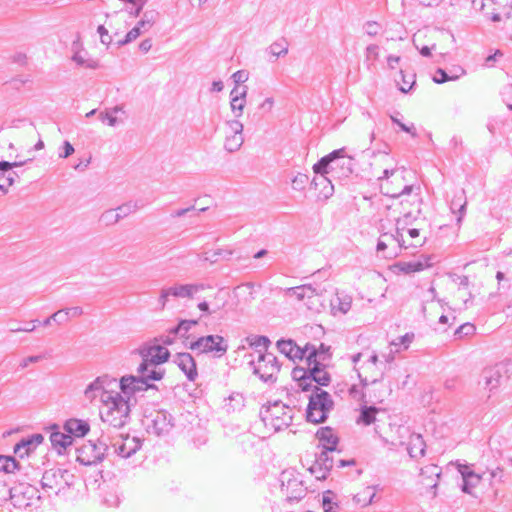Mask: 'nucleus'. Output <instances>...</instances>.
<instances>
[{"label": "nucleus", "instance_id": "e433bc0d", "mask_svg": "<svg viewBox=\"0 0 512 512\" xmlns=\"http://www.w3.org/2000/svg\"><path fill=\"white\" fill-rule=\"evenodd\" d=\"M289 44L285 38H280L279 40L273 42L268 47V52L274 57L285 56L288 53Z\"/></svg>", "mask_w": 512, "mask_h": 512}, {"label": "nucleus", "instance_id": "f704fd0d", "mask_svg": "<svg viewBox=\"0 0 512 512\" xmlns=\"http://www.w3.org/2000/svg\"><path fill=\"white\" fill-rule=\"evenodd\" d=\"M315 292V287L312 284H304L301 286L291 287L287 289V294L289 296H294L299 301H303L304 299H308L309 294Z\"/></svg>", "mask_w": 512, "mask_h": 512}, {"label": "nucleus", "instance_id": "473e14b6", "mask_svg": "<svg viewBox=\"0 0 512 512\" xmlns=\"http://www.w3.org/2000/svg\"><path fill=\"white\" fill-rule=\"evenodd\" d=\"M314 287L315 292L309 294L306 306L309 310L320 312L321 309L325 308L324 300L322 299L324 289H321L319 286Z\"/></svg>", "mask_w": 512, "mask_h": 512}, {"label": "nucleus", "instance_id": "0eeeda50", "mask_svg": "<svg viewBox=\"0 0 512 512\" xmlns=\"http://www.w3.org/2000/svg\"><path fill=\"white\" fill-rule=\"evenodd\" d=\"M276 346L282 354L293 361L305 358L307 362H311L315 357H318L316 346L309 343L304 348H301L291 339H280L277 341Z\"/></svg>", "mask_w": 512, "mask_h": 512}, {"label": "nucleus", "instance_id": "c756f323", "mask_svg": "<svg viewBox=\"0 0 512 512\" xmlns=\"http://www.w3.org/2000/svg\"><path fill=\"white\" fill-rule=\"evenodd\" d=\"M426 444L421 434L413 433L409 437L407 451L411 458L418 459L425 455Z\"/></svg>", "mask_w": 512, "mask_h": 512}, {"label": "nucleus", "instance_id": "f3484780", "mask_svg": "<svg viewBox=\"0 0 512 512\" xmlns=\"http://www.w3.org/2000/svg\"><path fill=\"white\" fill-rule=\"evenodd\" d=\"M140 354L144 361H148L156 365L167 362L170 357L169 350L157 342L151 346L142 348Z\"/></svg>", "mask_w": 512, "mask_h": 512}, {"label": "nucleus", "instance_id": "3c124183", "mask_svg": "<svg viewBox=\"0 0 512 512\" xmlns=\"http://www.w3.org/2000/svg\"><path fill=\"white\" fill-rule=\"evenodd\" d=\"M308 176L306 174L298 173L294 178L292 179V188L297 191H301L305 188L306 184L308 183Z\"/></svg>", "mask_w": 512, "mask_h": 512}, {"label": "nucleus", "instance_id": "7ed1b4c3", "mask_svg": "<svg viewBox=\"0 0 512 512\" xmlns=\"http://www.w3.org/2000/svg\"><path fill=\"white\" fill-rule=\"evenodd\" d=\"M103 382L104 381L98 377L90 383L85 390V396L91 400L98 396L96 392L99 393L100 401L103 404L100 411H109L110 416L113 415V411L120 410L121 402L130 404L129 399L125 398L121 393L104 390Z\"/></svg>", "mask_w": 512, "mask_h": 512}, {"label": "nucleus", "instance_id": "cd10ccee", "mask_svg": "<svg viewBox=\"0 0 512 512\" xmlns=\"http://www.w3.org/2000/svg\"><path fill=\"white\" fill-rule=\"evenodd\" d=\"M430 256H421L420 259L409 262H398L395 266L405 274L420 272L431 266Z\"/></svg>", "mask_w": 512, "mask_h": 512}, {"label": "nucleus", "instance_id": "6ab92c4d", "mask_svg": "<svg viewBox=\"0 0 512 512\" xmlns=\"http://www.w3.org/2000/svg\"><path fill=\"white\" fill-rule=\"evenodd\" d=\"M342 153L333 158L332 177L346 178L353 172V158L345 155V148H341Z\"/></svg>", "mask_w": 512, "mask_h": 512}, {"label": "nucleus", "instance_id": "49530a36", "mask_svg": "<svg viewBox=\"0 0 512 512\" xmlns=\"http://www.w3.org/2000/svg\"><path fill=\"white\" fill-rule=\"evenodd\" d=\"M230 106H231V110L235 114V116L240 117L243 113V109L245 106V100L241 99L238 96H233V98L230 101Z\"/></svg>", "mask_w": 512, "mask_h": 512}, {"label": "nucleus", "instance_id": "bf43d9fd", "mask_svg": "<svg viewBox=\"0 0 512 512\" xmlns=\"http://www.w3.org/2000/svg\"><path fill=\"white\" fill-rule=\"evenodd\" d=\"M501 97L506 106L512 110V84H507L502 88Z\"/></svg>", "mask_w": 512, "mask_h": 512}, {"label": "nucleus", "instance_id": "de8ad7c7", "mask_svg": "<svg viewBox=\"0 0 512 512\" xmlns=\"http://www.w3.org/2000/svg\"><path fill=\"white\" fill-rule=\"evenodd\" d=\"M335 302L338 303V310L342 313H347L351 308V301L349 298L341 299L340 297H336L335 300H330V305L332 306V309L336 308Z\"/></svg>", "mask_w": 512, "mask_h": 512}, {"label": "nucleus", "instance_id": "4be33fe9", "mask_svg": "<svg viewBox=\"0 0 512 512\" xmlns=\"http://www.w3.org/2000/svg\"><path fill=\"white\" fill-rule=\"evenodd\" d=\"M50 441L52 447L57 450L58 454H63L67 447L73 443V437L69 433H64L59 430L57 424H53L51 427Z\"/></svg>", "mask_w": 512, "mask_h": 512}, {"label": "nucleus", "instance_id": "4d7b16f0", "mask_svg": "<svg viewBox=\"0 0 512 512\" xmlns=\"http://www.w3.org/2000/svg\"><path fill=\"white\" fill-rule=\"evenodd\" d=\"M231 254H232L231 251L217 249V250L213 251L211 255H209V253H205L204 260L214 263L218 260V257H220V256H223L224 258L229 259Z\"/></svg>", "mask_w": 512, "mask_h": 512}, {"label": "nucleus", "instance_id": "2eb2a0df", "mask_svg": "<svg viewBox=\"0 0 512 512\" xmlns=\"http://www.w3.org/2000/svg\"><path fill=\"white\" fill-rule=\"evenodd\" d=\"M101 420L114 428L124 427L130 420V404H120V410L113 411L109 416V411H100Z\"/></svg>", "mask_w": 512, "mask_h": 512}, {"label": "nucleus", "instance_id": "393cba45", "mask_svg": "<svg viewBox=\"0 0 512 512\" xmlns=\"http://www.w3.org/2000/svg\"><path fill=\"white\" fill-rule=\"evenodd\" d=\"M459 472L462 476L463 483L461 485V489L464 493L471 494L472 488L476 487L483 475L477 474L472 471L467 465L459 466Z\"/></svg>", "mask_w": 512, "mask_h": 512}, {"label": "nucleus", "instance_id": "338daca9", "mask_svg": "<svg viewBox=\"0 0 512 512\" xmlns=\"http://www.w3.org/2000/svg\"><path fill=\"white\" fill-rule=\"evenodd\" d=\"M99 119L102 122H107V124L112 127L116 126L118 123L117 117L110 113V111L101 112L99 114Z\"/></svg>", "mask_w": 512, "mask_h": 512}, {"label": "nucleus", "instance_id": "13d9d810", "mask_svg": "<svg viewBox=\"0 0 512 512\" xmlns=\"http://www.w3.org/2000/svg\"><path fill=\"white\" fill-rule=\"evenodd\" d=\"M455 79H457V76H449L447 72L442 68H438L436 70V74L433 77V81L437 84H443L447 81Z\"/></svg>", "mask_w": 512, "mask_h": 512}, {"label": "nucleus", "instance_id": "aec40b11", "mask_svg": "<svg viewBox=\"0 0 512 512\" xmlns=\"http://www.w3.org/2000/svg\"><path fill=\"white\" fill-rule=\"evenodd\" d=\"M29 161H32V159L19 160L14 162L4 160L0 161V191L2 194H6L8 187L11 186V178H9V175H11V168L21 167Z\"/></svg>", "mask_w": 512, "mask_h": 512}, {"label": "nucleus", "instance_id": "69168bd1", "mask_svg": "<svg viewBox=\"0 0 512 512\" xmlns=\"http://www.w3.org/2000/svg\"><path fill=\"white\" fill-rule=\"evenodd\" d=\"M230 130H231V135H243V124L238 121V120H229L227 121L226 123Z\"/></svg>", "mask_w": 512, "mask_h": 512}, {"label": "nucleus", "instance_id": "a878e982", "mask_svg": "<svg viewBox=\"0 0 512 512\" xmlns=\"http://www.w3.org/2000/svg\"><path fill=\"white\" fill-rule=\"evenodd\" d=\"M316 437L318 438L322 449L328 451H336L337 445L339 442V438L333 433L331 427H321L317 433Z\"/></svg>", "mask_w": 512, "mask_h": 512}, {"label": "nucleus", "instance_id": "79ce46f5", "mask_svg": "<svg viewBox=\"0 0 512 512\" xmlns=\"http://www.w3.org/2000/svg\"><path fill=\"white\" fill-rule=\"evenodd\" d=\"M139 208V206L137 205L136 202H127V203H124L120 206H118L115 210L118 214V217L120 219H123L125 217H127L128 215H130L131 213L135 212L137 209Z\"/></svg>", "mask_w": 512, "mask_h": 512}, {"label": "nucleus", "instance_id": "09e8293b", "mask_svg": "<svg viewBox=\"0 0 512 512\" xmlns=\"http://www.w3.org/2000/svg\"><path fill=\"white\" fill-rule=\"evenodd\" d=\"M317 358L318 357H315L314 360H311V362H307L309 377H314V375L325 371V365L318 361Z\"/></svg>", "mask_w": 512, "mask_h": 512}, {"label": "nucleus", "instance_id": "f8f14e48", "mask_svg": "<svg viewBox=\"0 0 512 512\" xmlns=\"http://www.w3.org/2000/svg\"><path fill=\"white\" fill-rule=\"evenodd\" d=\"M281 487L288 501H299L305 496L302 482L298 478L293 477L290 472L284 471L281 474Z\"/></svg>", "mask_w": 512, "mask_h": 512}, {"label": "nucleus", "instance_id": "864d4df0", "mask_svg": "<svg viewBox=\"0 0 512 512\" xmlns=\"http://www.w3.org/2000/svg\"><path fill=\"white\" fill-rule=\"evenodd\" d=\"M191 330V328L186 325V323L183 320H180L179 323L170 328V334L173 336H180V337H186L187 333Z\"/></svg>", "mask_w": 512, "mask_h": 512}, {"label": "nucleus", "instance_id": "dca6fc26", "mask_svg": "<svg viewBox=\"0 0 512 512\" xmlns=\"http://www.w3.org/2000/svg\"><path fill=\"white\" fill-rule=\"evenodd\" d=\"M44 441V436L40 433H35L27 437L22 438L14 446V454L19 458L28 457L33 453L36 448Z\"/></svg>", "mask_w": 512, "mask_h": 512}, {"label": "nucleus", "instance_id": "b1692460", "mask_svg": "<svg viewBox=\"0 0 512 512\" xmlns=\"http://www.w3.org/2000/svg\"><path fill=\"white\" fill-rule=\"evenodd\" d=\"M141 440L137 437H125L120 444H114L115 452L123 458H129L141 448Z\"/></svg>", "mask_w": 512, "mask_h": 512}, {"label": "nucleus", "instance_id": "37998d69", "mask_svg": "<svg viewBox=\"0 0 512 512\" xmlns=\"http://www.w3.org/2000/svg\"><path fill=\"white\" fill-rule=\"evenodd\" d=\"M330 495H332L330 490L323 493L322 506L324 512H337L338 504L332 500Z\"/></svg>", "mask_w": 512, "mask_h": 512}, {"label": "nucleus", "instance_id": "e2e57ef3", "mask_svg": "<svg viewBox=\"0 0 512 512\" xmlns=\"http://www.w3.org/2000/svg\"><path fill=\"white\" fill-rule=\"evenodd\" d=\"M380 24L375 21H368L364 24V30L369 36H376L380 31Z\"/></svg>", "mask_w": 512, "mask_h": 512}, {"label": "nucleus", "instance_id": "58836bf2", "mask_svg": "<svg viewBox=\"0 0 512 512\" xmlns=\"http://www.w3.org/2000/svg\"><path fill=\"white\" fill-rule=\"evenodd\" d=\"M244 143L243 135H228L224 142V149L229 153L238 151Z\"/></svg>", "mask_w": 512, "mask_h": 512}, {"label": "nucleus", "instance_id": "a18cd8bd", "mask_svg": "<svg viewBox=\"0 0 512 512\" xmlns=\"http://www.w3.org/2000/svg\"><path fill=\"white\" fill-rule=\"evenodd\" d=\"M119 220L120 218L118 217L116 210L113 209L106 210L104 213H102L100 217V221L105 223V225L107 226L113 225L117 223Z\"/></svg>", "mask_w": 512, "mask_h": 512}, {"label": "nucleus", "instance_id": "680f3d73", "mask_svg": "<svg viewBox=\"0 0 512 512\" xmlns=\"http://www.w3.org/2000/svg\"><path fill=\"white\" fill-rule=\"evenodd\" d=\"M391 120L393 123H395L396 125H398V127L406 132V133H409L411 134L412 137H416L417 136V132L413 126V124L411 126H407L405 123L401 122L399 119H397L396 117L394 116H391Z\"/></svg>", "mask_w": 512, "mask_h": 512}, {"label": "nucleus", "instance_id": "6e6552de", "mask_svg": "<svg viewBox=\"0 0 512 512\" xmlns=\"http://www.w3.org/2000/svg\"><path fill=\"white\" fill-rule=\"evenodd\" d=\"M147 432L156 436H164L170 433L175 426V419L167 410L154 411L147 417Z\"/></svg>", "mask_w": 512, "mask_h": 512}, {"label": "nucleus", "instance_id": "8fccbe9b", "mask_svg": "<svg viewBox=\"0 0 512 512\" xmlns=\"http://www.w3.org/2000/svg\"><path fill=\"white\" fill-rule=\"evenodd\" d=\"M72 60L77 63L79 66H85L91 69H95L98 65L97 62L93 60H86L84 55L81 52L74 53Z\"/></svg>", "mask_w": 512, "mask_h": 512}, {"label": "nucleus", "instance_id": "c85d7f7f", "mask_svg": "<svg viewBox=\"0 0 512 512\" xmlns=\"http://www.w3.org/2000/svg\"><path fill=\"white\" fill-rule=\"evenodd\" d=\"M64 430L69 433L71 437H83L89 432L90 425L85 420L71 418L64 423Z\"/></svg>", "mask_w": 512, "mask_h": 512}, {"label": "nucleus", "instance_id": "9b49d317", "mask_svg": "<svg viewBox=\"0 0 512 512\" xmlns=\"http://www.w3.org/2000/svg\"><path fill=\"white\" fill-rule=\"evenodd\" d=\"M159 13L155 10L145 11L142 19L126 34L125 38L118 41V46L126 45L137 39L143 31H148L156 22Z\"/></svg>", "mask_w": 512, "mask_h": 512}, {"label": "nucleus", "instance_id": "412c9836", "mask_svg": "<svg viewBox=\"0 0 512 512\" xmlns=\"http://www.w3.org/2000/svg\"><path fill=\"white\" fill-rule=\"evenodd\" d=\"M173 298H191L188 284H175L168 288H163L159 296L161 308L166 306L169 299Z\"/></svg>", "mask_w": 512, "mask_h": 512}, {"label": "nucleus", "instance_id": "052dcab7", "mask_svg": "<svg viewBox=\"0 0 512 512\" xmlns=\"http://www.w3.org/2000/svg\"><path fill=\"white\" fill-rule=\"evenodd\" d=\"M475 332V326L471 323H464L461 326H459L456 331L455 335L459 338H462L463 336L472 335Z\"/></svg>", "mask_w": 512, "mask_h": 512}, {"label": "nucleus", "instance_id": "5701e85b", "mask_svg": "<svg viewBox=\"0 0 512 512\" xmlns=\"http://www.w3.org/2000/svg\"><path fill=\"white\" fill-rule=\"evenodd\" d=\"M60 468H52L43 473L41 486L43 489L55 490L56 495L62 492Z\"/></svg>", "mask_w": 512, "mask_h": 512}, {"label": "nucleus", "instance_id": "39448f33", "mask_svg": "<svg viewBox=\"0 0 512 512\" xmlns=\"http://www.w3.org/2000/svg\"><path fill=\"white\" fill-rule=\"evenodd\" d=\"M108 449L107 439L102 435L98 438L97 443L88 441V443L77 448L76 460L84 466L95 465L104 459Z\"/></svg>", "mask_w": 512, "mask_h": 512}, {"label": "nucleus", "instance_id": "423d86ee", "mask_svg": "<svg viewBox=\"0 0 512 512\" xmlns=\"http://www.w3.org/2000/svg\"><path fill=\"white\" fill-rule=\"evenodd\" d=\"M187 348L199 353H212L215 357H222L228 350V344L224 337L220 335H207L191 341Z\"/></svg>", "mask_w": 512, "mask_h": 512}, {"label": "nucleus", "instance_id": "6e6d98bb", "mask_svg": "<svg viewBox=\"0 0 512 512\" xmlns=\"http://www.w3.org/2000/svg\"><path fill=\"white\" fill-rule=\"evenodd\" d=\"M309 470L319 480L326 479L328 473L330 472L324 471V466L320 465V463H318L317 460H315L314 464L309 468Z\"/></svg>", "mask_w": 512, "mask_h": 512}, {"label": "nucleus", "instance_id": "c9c22d12", "mask_svg": "<svg viewBox=\"0 0 512 512\" xmlns=\"http://www.w3.org/2000/svg\"><path fill=\"white\" fill-rule=\"evenodd\" d=\"M21 469L20 463L13 456L0 455V472L14 473Z\"/></svg>", "mask_w": 512, "mask_h": 512}, {"label": "nucleus", "instance_id": "2f4dec72", "mask_svg": "<svg viewBox=\"0 0 512 512\" xmlns=\"http://www.w3.org/2000/svg\"><path fill=\"white\" fill-rule=\"evenodd\" d=\"M291 375L293 380L298 383L299 388L304 392L310 391L314 386V384L309 382V373L307 368L295 367L293 368Z\"/></svg>", "mask_w": 512, "mask_h": 512}, {"label": "nucleus", "instance_id": "5fc2aeb1", "mask_svg": "<svg viewBox=\"0 0 512 512\" xmlns=\"http://www.w3.org/2000/svg\"><path fill=\"white\" fill-rule=\"evenodd\" d=\"M64 310H58L53 313L50 317L46 318L43 322V326H49L52 322H57L58 324H62L67 321V317L63 314Z\"/></svg>", "mask_w": 512, "mask_h": 512}, {"label": "nucleus", "instance_id": "a19ab883", "mask_svg": "<svg viewBox=\"0 0 512 512\" xmlns=\"http://www.w3.org/2000/svg\"><path fill=\"white\" fill-rule=\"evenodd\" d=\"M249 346L253 347V348H263L265 351H267L269 345H270V340L267 336H258V335H252V336H249L246 338Z\"/></svg>", "mask_w": 512, "mask_h": 512}, {"label": "nucleus", "instance_id": "c03bdc74", "mask_svg": "<svg viewBox=\"0 0 512 512\" xmlns=\"http://www.w3.org/2000/svg\"><path fill=\"white\" fill-rule=\"evenodd\" d=\"M331 381V376L327 371L320 372V374L314 375V377H309V382L311 384L316 383L315 385L319 386H328Z\"/></svg>", "mask_w": 512, "mask_h": 512}, {"label": "nucleus", "instance_id": "ddd939ff", "mask_svg": "<svg viewBox=\"0 0 512 512\" xmlns=\"http://www.w3.org/2000/svg\"><path fill=\"white\" fill-rule=\"evenodd\" d=\"M403 230H404V228L399 227V220H397V227H396L395 234L383 233L377 243V247H376L377 252L383 253V256L385 258H392V257L396 256L397 251L385 254V251L388 248V244L391 242H396L397 247L399 249L407 248L408 246L405 245V239H404L403 233H402Z\"/></svg>", "mask_w": 512, "mask_h": 512}, {"label": "nucleus", "instance_id": "72a5a7b5", "mask_svg": "<svg viewBox=\"0 0 512 512\" xmlns=\"http://www.w3.org/2000/svg\"><path fill=\"white\" fill-rule=\"evenodd\" d=\"M399 74L400 80H396L397 84L399 85V90L402 93H407L416 84V74L412 71L409 72L404 69H401Z\"/></svg>", "mask_w": 512, "mask_h": 512}, {"label": "nucleus", "instance_id": "f257e3e1", "mask_svg": "<svg viewBox=\"0 0 512 512\" xmlns=\"http://www.w3.org/2000/svg\"><path fill=\"white\" fill-rule=\"evenodd\" d=\"M310 391L306 420L314 424L324 423L334 407V401L327 391L317 385H314Z\"/></svg>", "mask_w": 512, "mask_h": 512}, {"label": "nucleus", "instance_id": "4468645a", "mask_svg": "<svg viewBox=\"0 0 512 512\" xmlns=\"http://www.w3.org/2000/svg\"><path fill=\"white\" fill-rule=\"evenodd\" d=\"M507 365L505 363L496 364L493 367L485 368L482 371L481 379L483 382L484 388L492 391L496 389L502 382L504 375L507 373Z\"/></svg>", "mask_w": 512, "mask_h": 512}, {"label": "nucleus", "instance_id": "0e129e2a", "mask_svg": "<svg viewBox=\"0 0 512 512\" xmlns=\"http://www.w3.org/2000/svg\"><path fill=\"white\" fill-rule=\"evenodd\" d=\"M45 358L44 355H32V356H28L26 358H24L20 364H19V367L21 369H25L27 368L30 364H34V363H38L40 362L41 360H43Z\"/></svg>", "mask_w": 512, "mask_h": 512}, {"label": "nucleus", "instance_id": "603ef678", "mask_svg": "<svg viewBox=\"0 0 512 512\" xmlns=\"http://www.w3.org/2000/svg\"><path fill=\"white\" fill-rule=\"evenodd\" d=\"M60 474L62 476V478H61L62 491L65 488H70L71 486H73L75 476L69 470L60 468Z\"/></svg>", "mask_w": 512, "mask_h": 512}, {"label": "nucleus", "instance_id": "a211bd4d", "mask_svg": "<svg viewBox=\"0 0 512 512\" xmlns=\"http://www.w3.org/2000/svg\"><path fill=\"white\" fill-rule=\"evenodd\" d=\"M173 362L185 374L187 379L194 382L198 377L196 361L190 353L182 352L174 356Z\"/></svg>", "mask_w": 512, "mask_h": 512}, {"label": "nucleus", "instance_id": "ea45409f", "mask_svg": "<svg viewBox=\"0 0 512 512\" xmlns=\"http://www.w3.org/2000/svg\"><path fill=\"white\" fill-rule=\"evenodd\" d=\"M333 452L334 451L322 449L320 453L316 455V460L320 465L324 466V471H330L336 462L335 458L331 455Z\"/></svg>", "mask_w": 512, "mask_h": 512}, {"label": "nucleus", "instance_id": "20e7f679", "mask_svg": "<svg viewBox=\"0 0 512 512\" xmlns=\"http://www.w3.org/2000/svg\"><path fill=\"white\" fill-rule=\"evenodd\" d=\"M249 364L253 367V373L263 382L271 384L276 382L281 365L274 354L259 350L257 361L252 360Z\"/></svg>", "mask_w": 512, "mask_h": 512}, {"label": "nucleus", "instance_id": "f03ea898", "mask_svg": "<svg viewBox=\"0 0 512 512\" xmlns=\"http://www.w3.org/2000/svg\"><path fill=\"white\" fill-rule=\"evenodd\" d=\"M260 418L266 427L280 431L291 425L293 409L281 401H275L260 410Z\"/></svg>", "mask_w": 512, "mask_h": 512}, {"label": "nucleus", "instance_id": "4c0bfd02", "mask_svg": "<svg viewBox=\"0 0 512 512\" xmlns=\"http://www.w3.org/2000/svg\"><path fill=\"white\" fill-rule=\"evenodd\" d=\"M377 408L374 406H364L360 410L357 422L364 425H370L375 421Z\"/></svg>", "mask_w": 512, "mask_h": 512}, {"label": "nucleus", "instance_id": "7c9ffc66", "mask_svg": "<svg viewBox=\"0 0 512 512\" xmlns=\"http://www.w3.org/2000/svg\"><path fill=\"white\" fill-rule=\"evenodd\" d=\"M342 153V149H336L329 153L328 155L322 157L317 163L313 165V171L316 174H320L322 176L330 174L332 176L333 164L331 163L333 158H336L338 155Z\"/></svg>", "mask_w": 512, "mask_h": 512}, {"label": "nucleus", "instance_id": "774afa93", "mask_svg": "<svg viewBox=\"0 0 512 512\" xmlns=\"http://www.w3.org/2000/svg\"><path fill=\"white\" fill-rule=\"evenodd\" d=\"M97 32L100 35V41L104 45H109L112 42V37L108 34V30L104 25H99L97 28Z\"/></svg>", "mask_w": 512, "mask_h": 512}, {"label": "nucleus", "instance_id": "1a4fd4ad", "mask_svg": "<svg viewBox=\"0 0 512 512\" xmlns=\"http://www.w3.org/2000/svg\"><path fill=\"white\" fill-rule=\"evenodd\" d=\"M121 393L127 398L135 397L138 393L148 389L155 388V385L149 384L141 376H123L119 383Z\"/></svg>", "mask_w": 512, "mask_h": 512}, {"label": "nucleus", "instance_id": "9d476101", "mask_svg": "<svg viewBox=\"0 0 512 512\" xmlns=\"http://www.w3.org/2000/svg\"><path fill=\"white\" fill-rule=\"evenodd\" d=\"M36 493L37 490L28 484H20L7 490L11 504L18 509L30 506V500Z\"/></svg>", "mask_w": 512, "mask_h": 512}, {"label": "nucleus", "instance_id": "bb28decb", "mask_svg": "<svg viewBox=\"0 0 512 512\" xmlns=\"http://www.w3.org/2000/svg\"><path fill=\"white\" fill-rule=\"evenodd\" d=\"M139 376L144 378L146 382L149 380L158 381L163 378L164 371L158 368V365L152 364L142 359L141 364L137 369Z\"/></svg>", "mask_w": 512, "mask_h": 512}]
</instances>
